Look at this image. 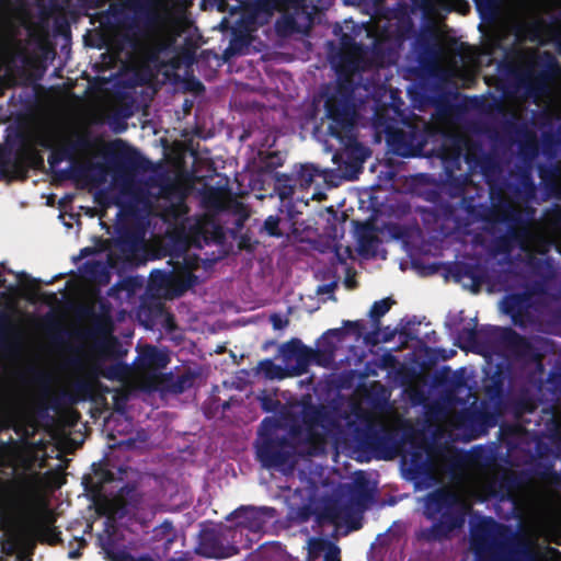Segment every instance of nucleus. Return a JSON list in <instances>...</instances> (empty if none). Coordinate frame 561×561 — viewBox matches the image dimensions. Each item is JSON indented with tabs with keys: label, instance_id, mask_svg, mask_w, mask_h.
I'll return each instance as SVG.
<instances>
[{
	"label": "nucleus",
	"instance_id": "43",
	"mask_svg": "<svg viewBox=\"0 0 561 561\" xmlns=\"http://www.w3.org/2000/svg\"><path fill=\"white\" fill-rule=\"evenodd\" d=\"M81 556L80 551L79 550H71L68 552V557L70 559H77Z\"/></svg>",
	"mask_w": 561,
	"mask_h": 561
},
{
	"label": "nucleus",
	"instance_id": "36",
	"mask_svg": "<svg viewBox=\"0 0 561 561\" xmlns=\"http://www.w3.org/2000/svg\"><path fill=\"white\" fill-rule=\"evenodd\" d=\"M333 287H334L333 285L319 286L317 291L320 295H324V294L331 295L333 291Z\"/></svg>",
	"mask_w": 561,
	"mask_h": 561
},
{
	"label": "nucleus",
	"instance_id": "37",
	"mask_svg": "<svg viewBox=\"0 0 561 561\" xmlns=\"http://www.w3.org/2000/svg\"><path fill=\"white\" fill-rule=\"evenodd\" d=\"M93 331L95 333H104L105 331H107V329L103 325V323L100 320H98L94 323Z\"/></svg>",
	"mask_w": 561,
	"mask_h": 561
},
{
	"label": "nucleus",
	"instance_id": "16",
	"mask_svg": "<svg viewBox=\"0 0 561 561\" xmlns=\"http://www.w3.org/2000/svg\"><path fill=\"white\" fill-rule=\"evenodd\" d=\"M259 371L270 379H284L289 376L285 368L268 359L260 363Z\"/></svg>",
	"mask_w": 561,
	"mask_h": 561
},
{
	"label": "nucleus",
	"instance_id": "21",
	"mask_svg": "<svg viewBox=\"0 0 561 561\" xmlns=\"http://www.w3.org/2000/svg\"><path fill=\"white\" fill-rule=\"evenodd\" d=\"M55 522V519L50 515H46L44 519L45 524V531L49 535L48 542L50 545H56L61 541L60 535L61 533L57 530L56 527H53L51 524Z\"/></svg>",
	"mask_w": 561,
	"mask_h": 561
},
{
	"label": "nucleus",
	"instance_id": "26",
	"mask_svg": "<svg viewBox=\"0 0 561 561\" xmlns=\"http://www.w3.org/2000/svg\"><path fill=\"white\" fill-rule=\"evenodd\" d=\"M313 181V174L309 167H304L299 173V183L304 187L310 186Z\"/></svg>",
	"mask_w": 561,
	"mask_h": 561
},
{
	"label": "nucleus",
	"instance_id": "19",
	"mask_svg": "<svg viewBox=\"0 0 561 561\" xmlns=\"http://www.w3.org/2000/svg\"><path fill=\"white\" fill-rule=\"evenodd\" d=\"M174 536L175 534L170 523H163L154 529V537L161 539L164 546L170 543Z\"/></svg>",
	"mask_w": 561,
	"mask_h": 561
},
{
	"label": "nucleus",
	"instance_id": "57",
	"mask_svg": "<svg viewBox=\"0 0 561 561\" xmlns=\"http://www.w3.org/2000/svg\"><path fill=\"white\" fill-rule=\"evenodd\" d=\"M333 161H334V162H336V161H337V156H336V154H334V156H333Z\"/></svg>",
	"mask_w": 561,
	"mask_h": 561
},
{
	"label": "nucleus",
	"instance_id": "14",
	"mask_svg": "<svg viewBox=\"0 0 561 561\" xmlns=\"http://www.w3.org/2000/svg\"><path fill=\"white\" fill-rule=\"evenodd\" d=\"M556 243V237L546 230H538L534 233L531 240L525 244L529 252L545 253Z\"/></svg>",
	"mask_w": 561,
	"mask_h": 561
},
{
	"label": "nucleus",
	"instance_id": "54",
	"mask_svg": "<svg viewBox=\"0 0 561 561\" xmlns=\"http://www.w3.org/2000/svg\"><path fill=\"white\" fill-rule=\"evenodd\" d=\"M141 249H142V257L145 256V244L142 243L141 245Z\"/></svg>",
	"mask_w": 561,
	"mask_h": 561
},
{
	"label": "nucleus",
	"instance_id": "41",
	"mask_svg": "<svg viewBox=\"0 0 561 561\" xmlns=\"http://www.w3.org/2000/svg\"><path fill=\"white\" fill-rule=\"evenodd\" d=\"M92 252H93V249H92V248H89V247L83 248V249L80 251V256H81V257H84V256H87V255L91 254Z\"/></svg>",
	"mask_w": 561,
	"mask_h": 561
},
{
	"label": "nucleus",
	"instance_id": "59",
	"mask_svg": "<svg viewBox=\"0 0 561 561\" xmlns=\"http://www.w3.org/2000/svg\"><path fill=\"white\" fill-rule=\"evenodd\" d=\"M31 282H32V283H37L38 280H37V279H35V278H32V279H31Z\"/></svg>",
	"mask_w": 561,
	"mask_h": 561
},
{
	"label": "nucleus",
	"instance_id": "1",
	"mask_svg": "<svg viewBox=\"0 0 561 561\" xmlns=\"http://www.w3.org/2000/svg\"><path fill=\"white\" fill-rule=\"evenodd\" d=\"M92 469L99 481L94 484L91 477H84L87 491H100L103 484L114 481L124 483L107 502L111 530L107 528L99 537L106 558L110 561H140V557L130 553L140 541V472L128 466H119L114 472L101 463H93Z\"/></svg>",
	"mask_w": 561,
	"mask_h": 561
},
{
	"label": "nucleus",
	"instance_id": "20",
	"mask_svg": "<svg viewBox=\"0 0 561 561\" xmlns=\"http://www.w3.org/2000/svg\"><path fill=\"white\" fill-rule=\"evenodd\" d=\"M390 307L391 300L389 298L375 301L369 309V317L373 319L380 318L389 311Z\"/></svg>",
	"mask_w": 561,
	"mask_h": 561
},
{
	"label": "nucleus",
	"instance_id": "35",
	"mask_svg": "<svg viewBox=\"0 0 561 561\" xmlns=\"http://www.w3.org/2000/svg\"><path fill=\"white\" fill-rule=\"evenodd\" d=\"M34 543L32 542L30 545V550L27 552L21 551L18 556V559L20 561H32V554H33Z\"/></svg>",
	"mask_w": 561,
	"mask_h": 561
},
{
	"label": "nucleus",
	"instance_id": "48",
	"mask_svg": "<svg viewBox=\"0 0 561 561\" xmlns=\"http://www.w3.org/2000/svg\"><path fill=\"white\" fill-rule=\"evenodd\" d=\"M16 276H18V278H19V279L27 278V277H28V276H27V274H26L25 272H21V273H19Z\"/></svg>",
	"mask_w": 561,
	"mask_h": 561
},
{
	"label": "nucleus",
	"instance_id": "47",
	"mask_svg": "<svg viewBox=\"0 0 561 561\" xmlns=\"http://www.w3.org/2000/svg\"><path fill=\"white\" fill-rule=\"evenodd\" d=\"M188 190H190V187H188V186H186V185H185L184 187H182V188H181V193H180V194H181V197H183V196L187 193V191H188Z\"/></svg>",
	"mask_w": 561,
	"mask_h": 561
},
{
	"label": "nucleus",
	"instance_id": "4",
	"mask_svg": "<svg viewBox=\"0 0 561 561\" xmlns=\"http://www.w3.org/2000/svg\"><path fill=\"white\" fill-rule=\"evenodd\" d=\"M119 157L112 152L110 162L113 163L112 181L107 187L95 194V202L103 208L117 206L119 216H140V151L135 149L131 159L133 174L118 165Z\"/></svg>",
	"mask_w": 561,
	"mask_h": 561
},
{
	"label": "nucleus",
	"instance_id": "27",
	"mask_svg": "<svg viewBox=\"0 0 561 561\" xmlns=\"http://www.w3.org/2000/svg\"><path fill=\"white\" fill-rule=\"evenodd\" d=\"M517 300L515 296L504 297L500 302V310L504 313H510L517 304Z\"/></svg>",
	"mask_w": 561,
	"mask_h": 561
},
{
	"label": "nucleus",
	"instance_id": "46",
	"mask_svg": "<svg viewBox=\"0 0 561 561\" xmlns=\"http://www.w3.org/2000/svg\"><path fill=\"white\" fill-rule=\"evenodd\" d=\"M85 266L87 267H100L101 264L99 262H93V263H85Z\"/></svg>",
	"mask_w": 561,
	"mask_h": 561
},
{
	"label": "nucleus",
	"instance_id": "31",
	"mask_svg": "<svg viewBox=\"0 0 561 561\" xmlns=\"http://www.w3.org/2000/svg\"><path fill=\"white\" fill-rule=\"evenodd\" d=\"M19 549V541L18 539H12L2 545V551L9 556H12L16 553Z\"/></svg>",
	"mask_w": 561,
	"mask_h": 561
},
{
	"label": "nucleus",
	"instance_id": "39",
	"mask_svg": "<svg viewBox=\"0 0 561 561\" xmlns=\"http://www.w3.org/2000/svg\"><path fill=\"white\" fill-rule=\"evenodd\" d=\"M341 333H342V330H341V329L329 330V331L323 335V337H327V336H330V335L339 336Z\"/></svg>",
	"mask_w": 561,
	"mask_h": 561
},
{
	"label": "nucleus",
	"instance_id": "12",
	"mask_svg": "<svg viewBox=\"0 0 561 561\" xmlns=\"http://www.w3.org/2000/svg\"><path fill=\"white\" fill-rule=\"evenodd\" d=\"M92 383L87 379H78L72 385L71 402L92 400L96 402L98 407L92 409V416H101L102 412L106 410V403L100 396L96 400L93 398L94 390ZM103 390H111V388H102Z\"/></svg>",
	"mask_w": 561,
	"mask_h": 561
},
{
	"label": "nucleus",
	"instance_id": "32",
	"mask_svg": "<svg viewBox=\"0 0 561 561\" xmlns=\"http://www.w3.org/2000/svg\"><path fill=\"white\" fill-rule=\"evenodd\" d=\"M124 368L119 365H113L107 368V370L103 374V376L107 379H113L119 376L121 371Z\"/></svg>",
	"mask_w": 561,
	"mask_h": 561
},
{
	"label": "nucleus",
	"instance_id": "34",
	"mask_svg": "<svg viewBox=\"0 0 561 561\" xmlns=\"http://www.w3.org/2000/svg\"><path fill=\"white\" fill-rule=\"evenodd\" d=\"M147 48H148V41H147L145 34L142 33V53H141V56H142V78L145 77V68L147 66Z\"/></svg>",
	"mask_w": 561,
	"mask_h": 561
},
{
	"label": "nucleus",
	"instance_id": "18",
	"mask_svg": "<svg viewBox=\"0 0 561 561\" xmlns=\"http://www.w3.org/2000/svg\"><path fill=\"white\" fill-rule=\"evenodd\" d=\"M140 340L137 341L135 345V352L137 353L136 357L133 362V368H134V381L133 387L129 388L131 391L129 393H135L136 391H140Z\"/></svg>",
	"mask_w": 561,
	"mask_h": 561
},
{
	"label": "nucleus",
	"instance_id": "25",
	"mask_svg": "<svg viewBox=\"0 0 561 561\" xmlns=\"http://www.w3.org/2000/svg\"><path fill=\"white\" fill-rule=\"evenodd\" d=\"M39 13L43 16H50L57 10V0H48L47 3H39Z\"/></svg>",
	"mask_w": 561,
	"mask_h": 561
},
{
	"label": "nucleus",
	"instance_id": "61",
	"mask_svg": "<svg viewBox=\"0 0 561 561\" xmlns=\"http://www.w3.org/2000/svg\"><path fill=\"white\" fill-rule=\"evenodd\" d=\"M142 561H146V560L142 559Z\"/></svg>",
	"mask_w": 561,
	"mask_h": 561
},
{
	"label": "nucleus",
	"instance_id": "52",
	"mask_svg": "<svg viewBox=\"0 0 561 561\" xmlns=\"http://www.w3.org/2000/svg\"><path fill=\"white\" fill-rule=\"evenodd\" d=\"M334 523H335V525H336V527H337V528H340V527H341V523H340L339 520H335Z\"/></svg>",
	"mask_w": 561,
	"mask_h": 561
},
{
	"label": "nucleus",
	"instance_id": "60",
	"mask_svg": "<svg viewBox=\"0 0 561 561\" xmlns=\"http://www.w3.org/2000/svg\"><path fill=\"white\" fill-rule=\"evenodd\" d=\"M5 443L3 440H0V446H4Z\"/></svg>",
	"mask_w": 561,
	"mask_h": 561
},
{
	"label": "nucleus",
	"instance_id": "23",
	"mask_svg": "<svg viewBox=\"0 0 561 561\" xmlns=\"http://www.w3.org/2000/svg\"><path fill=\"white\" fill-rule=\"evenodd\" d=\"M174 32L173 31H167L162 38L158 41V43L154 45L156 50L160 51L167 47H169L173 41H174Z\"/></svg>",
	"mask_w": 561,
	"mask_h": 561
},
{
	"label": "nucleus",
	"instance_id": "15",
	"mask_svg": "<svg viewBox=\"0 0 561 561\" xmlns=\"http://www.w3.org/2000/svg\"><path fill=\"white\" fill-rule=\"evenodd\" d=\"M14 483L11 480L0 478V517H5L15 506L13 499Z\"/></svg>",
	"mask_w": 561,
	"mask_h": 561
},
{
	"label": "nucleus",
	"instance_id": "45",
	"mask_svg": "<svg viewBox=\"0 0 561 561\" xmlns=\"http://www.w3.org/2000/svg\"><path fill=\"white\" fill-rule=\"evenodd\" d=\"M215 206L217 208H225L227 206L226 204V201L224 198L219 199L218 202L215 203Z\"/></svg>",
	"mask_w": 561,
	"mask_h": 561
},
{
	"label": "nucleus",
	"instance_id": "30",
	"mask_svg": "<svg viewBox=\"0 0 561 561\" xmlns=\"http://www.w3.org/2000/svg\"><path fill=\"white\" fill-rule=\"evenodd\" d=\"M271 322L274 330H283L288 324V319L282 314H273L271 317Z\"/></svg>",
	"mask_w": 561,
	"mask_h": 561
},
{
	"label": "nucleus",
	"instance_id": "24",
	"mask_svg": "<svg viewBox=\"0 0 561 561\" xmlns=\"http://www.w3.org/2000/svg\"><path fill=\"white\" fill-rule=\"evenodd\" d=\"M462 68L458 67L456 64L455 65H451L449 66V71L453 76H457V77H460L462 76V71H466L467 73H471L474 69V65L472 61H462Z\"/></svg>",
	"mask_w": 561,
	"mask_h": 561
},
{
	"label": "nucleus",
	"instance_id": "8",
	"mask_svg": "<svg viewBox=\"0 0 561 561\" xmlns=\"http://www.w3.org/2000/svg\"><path fill=\"white\" fill-rule=\"evenodd\" d=\"M188 287L183 274L174 271H154L150 274L148 288L159 297L173 298L180 296Z\"/></svg>",
	"mask_w": 561,
	"mask_h": 561
},
{
	"label": "nucleus",
	"instance_id": "42",
	"mask_svg": "<svg viewBox=\"0 0 561 561\" xmlns=\"http://www.w3.org/2000/svg\"><path fill=\"white\" fill-rule=\"evenodd\" d=\"M8 325H9V320H8V318H7V317H4V316H3V317H1V319H0V328H1V329H7V328H8Z\"/></svg>",
	"mask_w": 561,
	"mask_h": 561
},
{
	"label": "nucleus",
	"instance_id": "51",
	"mask_svg": "<svg viewBox=\"0 0 561 561\" xmlns=\"http://www.w3.org/2000/svg\"><path fill=\"white\" fill-rule=\"evenodd\" d=\"M469 494H470L471 496H476V491L470 490V491H469Z\"/></svg>",
	"mask_w": 561,
	"mask_h": 561
},
{
	"label": "nucleus",
	"instance_id": "5",
	"mask_svg": "<svg viewBox=\"0 0 561 561\" xmlns=\"http://www.w3.org/2000/svg\"><path fill=\"white\" fill-rule=\"evenodd\" d=\"M44 157L24 131L14 130L0 144V178H27L30 170H43Z\"/></svg>",
	"mask_w": 561,
	"mask_h": 561
},
{
	"label": "nucleus",
	"instance_id": "53",
	"mask_svg": "<svg viewBox=\"0 0 561 561\" xmlns=\"http://www.w3.org/2000/svg\"><path fill=\"white\" fill-rule=\"evenodd\" d=\"M36 376H37L38 378H43V377H44V375H43V374H41V373H36Z\"/></svg>",
	"mask_w": 561,
	"mask_h": 561
},
{
	"label": "nucleus",
	"instance_id": "38",
	"mask_svg": "<svg viewBox=\"0 0 561 561\" xmlns=\"http://www.w3.org/2000/svg\"><path fill=\"white\" fill-rule=\"evenodd\" d=\"M131 312H133L134 320L140 323V306L134 307Z\"/></svg>",
	"mask_w": 561,
	"mask_h": 561
},
{
	"label": "nucleus",
	"instance_id": "11",
	"mask_svg": "<svg viewBox=\"0 0 561 561\" xmlns=\"http://www.w3.org/2000/svg\"><path fill=\"white\" fill-rule=\"evenodd\" d=\"M328 117L331 119V123L329 124V131L331 136L335 137L341 142H344L346 139V145H351L354 114L346 111L343 115H340L334 110L329 108Z\"/></svg>",
	"mask_w": 561,
	"mask_h": 561
},
{
	"label": "nucleus",
	"instance_id": "2",
	"mask_svg": "<svg viewBox=\"0 0 561 561\" xmlns=\"http://www.w3.org/2000/svg\"><path fill=\"white\" fill-rule=\"evenodd\" d=\"M104 44L133 54L131 87L140 85V0H122L99 14Z\"/></svg>",
	"mask_w": 561,
	"mask_h": 561
},
{
	"label": "nucleus",
	"instance_id": "29",
	"mask_svg": "<svg viewBox=\"0 0 561 561\" xmlns=\"http://www.w3.org/2000/svg\"><path fill=\"white\" fill-rule=\"evenodd\" d=\"M234 553H236L234 547H228L225 549L214 550L211 552H205V554L209 558H228Z\"/></svg>",
	"mask_w": 561,
	"mask_h": 561
},
{
	"label": "nucleus",
	"instance_id": "9",
	"mask_svg": "<svg viewBox=\"0 0 561 561\" xmlns=\"http://www.w3.org/2000/svg\"><path fill=\"white\" fill-rule=\"evenodd\" d=\"M130 393L117 392L114 396V408L108 416L105 417V428L110 436L113 432L119 434L128 433L131 430V419L127 411V401Z\"/></svg>",
	"mask_w": 561,
	"mask_h": 561
},
{
	"label": "nucleus",
	"instance_id": "3",
	"mask_svg": "<svg viewBox=\"0 0 561 561\" xmlns=\"http://www.w3.org/2000/svg\"><path fill=\"white\" fill-rule=\"evenodd\" d=\"M31 142L35 147L41 146L50 149L48 164L58 179H84L95 184L105 181L104 169L101 164H82L79 162V157L88 152L93 146L88 133L73 131L65 135L56 146L47 138H38L36 142L32 140Z\"/></svg>",
	"mask_w": 561,
	"mask_h": 561
},
{
	"label": "nucleus",
	"instance_id": "50",
	"mask_svg": "<svg viewBox=\"0 0 561 561\" xmlns=\"http://www.w3.org/2000/svg\"><path fill=\"white\" fill-rule=\"evenodd\" d=\"M14 2L18 4H23L25 2V0H14Z\"/></svg>",
	"mask_w": 561,
	"mask_h": 561
},
{
	"label": "nucleus",
	"instance_id": "6",
	"mask_svg": "<svg viewBox=\"0 0 561 561\" xmlns=\"http://www.w3.org/2000/svg\"><path fill=\"white\" fill-rule=\"evenodd\" d=\"M169 356L162 350L142 346V393L152 396V391L182 392L191 385V377L182 375L174 377L172 373H165Z\"/></svg>",
	"mask_w": 561,
	"mask_h": 561
},
{
	"label": "nucleus",
	"instance_id": "58",
	"mask_svg": "<svg viewBox=\"0 0 561 561\" xmlns=\"http://www.w3.org/2000/svg\"><path fill=\"white\" fill-rule=\"evenodd\" d=\"M267 424H270V422L263 421V426H266Z\"/></svg>",
	"mask_w": 561,
	"mask_h": 561
},
{
	"label": "nucleus",
	"instance_id": "56",
	"mask_svg": "<svg viewBox=\"0 0 561 561\" xmlns=\"http://www.w3.org/2000/svg\"><path fill=\"white\" fill-rule=\"evenodd\" d=\"M133 106H135V108H136V110H138V108H139V105H138V104H136L135 102L133 103Z\"/></svg>",
	"mask_w": 561,
	"mask_h": 561
},
{
	"label": "nucleus",
	"instance_id": "33",
	"mask_svg": "<svg viewBox=\"0 0 561 561\" xmlns=\"http://www.w3.org/2000/svg\"><path fill=\"white\" fill-rule=\"evenodd\" d=\"M253 514L252 510H239L236 511L232 516L239 520V525H243V519Z\"/></svg>",
	"mask_w": 561,
	"mask_h": 561
},
{
	"label": "nucleus",
	"instance_id": "49",
	"mask_svg": "<svg viewBox=\"0 0 561 561\" xmlns=\"http://www.w3.org/2000/svg\"><path fill=\"white\" fill-rule=\"evenodd\" d=\"M5 278H3L2 274L0 273V286L4 287L5 286Z\"/></svg>",
	"mask_w": 561,
	"mask_h": 561
},
{
	"label": "nucleus",
	"instance_id": "7",
	"mask_svg": "<svg viewBox=\"0 0 561 561\" xmlns=\"http://www.w3.org/2000/svg\"><path fill=\"white\" fill-rule=\"evenodd\" d=\"M104 249L108 250L107 265L117 271L140 266V230L136 239L104 240Z\"/></svg>",
	"mask_w": 561,
	"mask_h": 561
},
{
	"label": "nucleus",
	"instance_id": "10",
	"mask_svg": "<svg viewBox=\"0 0 561 561\" xmlns=\"http://www.w3.org/2000/svg\"><path fill=\"white\" fill-rule=\"evenodd\" d=\"M291 449L283 443L259 442L256 455L263 467L284 470V465L291 456Z\"/></svg>",
	"mask_w": 561,
	"mask_h": 561
},
{
	"label": "nucleus",
	"instance_id": "13",
	"mask_svg": "<svg viewBox=\"0 0 561 561\" xmlns=\"http://www.w3.org/2000/svg\"><path fill=\"white\" fill-rule=\"evenodd\" d=\"M116 220V237L110 238L108 240L136 239L137 230H140V217L137 218V216L133 215L119 216V211H117Z\"/></svg>",
	"mask_w": 561,
	"mask_h": 561
},
{
	"label": "nucleus",
	"instance_id": "22",
	"mask_svg": "<svg viewBox=\"0 0 561 561\" xmlns=\"http://www.w3.org/2000/svg\"><path fill=\"white\" fill-rule=\"evenodd\" d=\"M279 219L275 216H268L264 221V228L270 236L279 237L278 231Z\"/></svg>",
	"mask_w": 561,
	"mask_h": 561
},
{
	"label": "nucleus",
	"instance_id": "28",
	"mask_svg": "<svg viewBox=\"0 0 561 561\" xmlns=\"http://www.w3.org/2000/svg\"><path fill=\"white\" fill-rule=\"evenodd\" d=\"M324 561H340V549L336 545L331 542L329 547L324 550Z\"/></svg>",
	"mask_w": 561,
	"mask_h": 561
},
{
	"label": "nucleus",
	"instance_id": "17",
	"mask_svg": "<svg viewBox=\"0 0 561 561\" xmlns=\"http://www.w3.org/2000/svg\"><path fill=\"white\" fill-rule=\"evenodd\" d=\"M331 543L330 540L323 538H310L307 542L308 561H314Z\"/></svg>",
	"mask_w": 561,
	"mask_h": 561
},
{
	"label": "nucleus",
	"instance_id": "55",
	"mask_svg": "<svg viewBox=\"0 0 561 561\" xmlns=\"http://www.w3.org/2000/svg\"><path fill=\"white\" fill-rule=\"evenodd\" d=\"M7 427H8V425H7V424H1V425H0V430H1V428H7Z\"/></svg>",
	"mask_w": 561,
	"mask_h": 561
},
{
	"label": "nucleus",
	"instance_id": "44",
	"mask_svg": "<svg viewBox=\"0 0 561 561\" xmlns=\"http://www.w3.org/2000/svg\"><path fill=\"white\" fill-rule=\"evenodd\" d=\"M122 112H123V116H124V117H126V118H127V117H129V116H131V114H133V111H131L128 106H126L125 108H123V111H122Z\"/></svg>",
	"mask_w": 561,
	"mask_h": 561
},
{
	"label": "nucleus",
	"instance_id": "40",
	"mask_svg": "<svg viewBox=\"0 0 561 561\" xmlns=\"http://www.w3.org/2000/svg\"><path fill=\"white\" fill-rule=\"evenodd\" d=\"M133 287L140 288V276L136 275L131 278Z\"/></svg>",
	"mask_w": 561,
	"mask_h": 561
}]
</instances>
